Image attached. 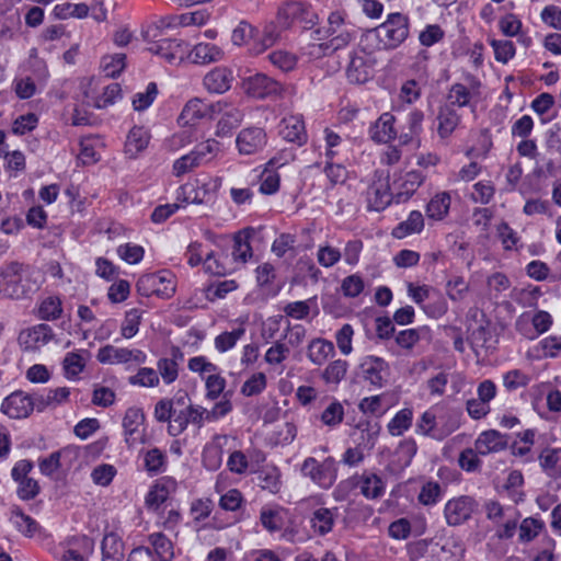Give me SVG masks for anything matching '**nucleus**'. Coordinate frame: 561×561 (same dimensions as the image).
Returning <instances> with one entry per match:
<instances>
[{"label":"nucleus","instance_id":"obj_23","mask_svg":"<svg viewBox=\"0 0 561 561\" xmlns=\"http://www.w3.org/2000/svg\"><path fill=\"white\" fill-rule=\"evenodd\" d=\"M144 422L145 414L141 409L131 407L126 410L123 419V428L127 444H134V442L137 439L136 435L138 434V430L144 424Z\"/></svg>","mask_w":561,"mask_h":561},{"label":"nucleus","instance_id":"obj_41","mask_svg":"<svg viewBox=\"0 0 561 561\" xmlns=\"http://www.w3.org/2000/svg\"><path fill=\"white\" fill-rule=\"evenodd\" d=\"M539 460L540 466L548 476L556 477L561 473V470L558 467V463L561 460V449L546 448L541 451Z\"/></svg>","mask_w":561,"mask_h":561},{"label":"nucleus","instance_id":"obj_37","mask_svg":"<svg viewBox=\"0 0 561 561\" xmlns=\"http://www.w3.org/2000/svg\"><path fill=\"white\" fill-rule=\"evenodd\" d=\"M259 484L263 490H267L273 494L279 492L280 472L276 467H265L257 474Z\"/></svg>","mask_w":561,"mask_h":561},{"label":"nucleus","instance_id":"obj_51","mask_svg":"<svg viewBox=\"0 0 561 561\" xmlns=\"http://www.w3.org/2000/svg\"><path fill=\"white\" fill-rule=\"evenodd\" d=\"M141 312L138 309H130L126 312L121 327L122 335L126 339L135 336L139 330Z\"/></svg>","mask_w":561,"mask_h":561},{"label":"nucleus","instance_id":"obj_38","mask_svg":"<svg viewBox=\"0 0 561 561\" xmlns=\"http://www.w3.org/2000/svg\"><path fill=\"white\" fill-rule=\"evenodd\" d=\"M362 494L367 499H378L383 493V482L375 473L363 474L359 482Z\"/></svg>","mask_w":561,"mask_h":561},{"label":"nucleus","instance_id":"obj_21","mask_svg":"<svg viewBox=\"0 0 561 561\" xmlns=\"http://www.w3.org/2000/svg\"><path fill=\"white\" fill-rule=\"evenodd\" d=\"M10 522L14 525L18 531L28 538L34 537L41 530V525L30 515H26L18 505H13L11 507Z\"/></svg>","mask_w":561,"mask_h":561},{"label":"nucleus","instance_id":"obj_14","mask_svg":"<svg viewBox=\"0 0 561 561\" xmlns=\"http://www.w3.org/2000/svg\"><path fill=\"white\" fill-rule=\"evenodd\" d=\"M510 435L496 430H486L479 434L474 442V448L481 456L501 453L508 448Z\"/></svg>","mask_w":561,"mask_h":561},{"label":"nucleus","instance_id":"obj_56","mask_svg":"<svg viewBox=\"0 0 561 561\" xmlns=\"http://www.w3.org/2000/svg\"><path fill=\"white\" fill-rule=\"evenodd\" d=\"M209 16L210 14L206 10H197L194 12L176 15L173 18V20L181 26H202L207 23Z\"/></svg>","mask_w":561,"mask_h":561},{"label":"nucleus","instance_id":"obj_52","mask_svg":"<svg viewBox=\"0 0 561 561\" xmlns=\"http://www.w3.org/2000/svg\"><path fill=\"white\" fill-rule=\"evenodd\" d=\"M238 284L233 279L221 280L209 285L206 289V297L209 301L224 298L227 294L237 289Z\"/></svg>","mask_w":561,"mask_h":561},{"label":"nucleus","instance_id":"obj_28","mask_svg":"<svg viewBox=\"0 0 561 561\" xmlns=\"http://www.w3.org/2000/svg\"><path fill=\"white\" fill-rule=\"evenodd\" d=\"M424 228V218L421 211L412 210L407 220L400 222L393 230L392 236L398 239L405 238L413 233H420Z\"/></svg>","mask_w":561,"mask_h":561},{"label":"nucleus","instance_id":"obj_62","mask_svg":"<svg viewBox=\"0 0 561 561\" xmlns=\"http://www.w3.org/2000/svg\"><path fill=\"white\" fill-rule=\"evenodd\" d=\"M244 334V329L239 328L231 332H224L216 336L215 346L216 348L224 353L232 348L238 340Z\"/></svg>","mask_w":561,"mask_h":561},{"label":"nucleus","instance_id":"obj_1","mask_svg":"<svg viewBox=\"0 0 561 561\" xmlns=\"http://www.w3.org/2000/svg\"><path fill=\"white\" fill-rule=\"evenodd\" d=\"M41 284L27 265L12 261L0 268V298L23 299L36 293Z\"/></svg>","mask_w":561,"mask_h":561},{"label":"nucleus","instance_id":"obj_36","mask_svg":"<svg viewBox=\"0 0 561 561\" xmlns=\"http://www.w3.org/2000/svg\"><path fill=\"white\" fill-rule=\"evenodd\" d=\"M62 313L61 300L56 296H49L42 300L37 309V317L41 320L54 321Z\"/></svg>","mask_w":561,"mask_h":561},{"label":"nucleus","instance_id":"obj_26","mask_svg":"<svg viewBox=\"0 0 561 561\" xmlns=\"http://www.w3.org/2000/svg\"><path fill=\"white\" fill-rule=\"evenodd\" d=\"M24 337V343L27 344V347H38L39 345L47 344L54 337V331L48 324L41 323L22 332L20 340Z\"/></svg>","mask_w":561,"mask_h":561},{"label":"nucleus","instance_id":"obj_22","mask_svg":"<svg viewBox=\"0 0 561 561\" xmlns=\"http://www.w3.org/2000/svg\"><path fill=\"white\" fill-rule=\"evenodd\" d=\"M190 57L194 64L208 65L220 61L224 58V51L214 44L199 43L190 51Z\"/></svg>","mask_w":561,"mask_h":561},{"label":"nucleus","instance_id":"obj_5","mask_svg":"<svg viewBox=\"0 0 561 561\" xmlns=\"http://www.w3.org/2000/svg\"><path fill=\"white\" fill-rule=\"evenodd\" d=\"M277 20L285 27L299 21L305 24L306 28H311L317 23L318 15L309 4L289 1L278 9Z\"/></svg>","mask_w":561,"mask_h":561},{"label":"nucleus","instance_id":"obj_54","mask_svg":"<svg viewBox=\"0 0 561 561\" xmlns=\"http://www.w3.org/2000/svg\"><path fill=\"white\" fill-rule=\"evenodd\" d=\"M169 491L163 484H154L146 495V506L149 510L157 511L159 506L168 500Z\"/></svg>","mask_w":561,"mask_h":561},{"label":"nucleus","instance_id":"obj_48","mask_svg":"<svg viewBox=\"0 0 561 561\" xmlns=\"http://www.w3.org/2000/svg\"><path fill=\"white\" fill-rule=\"evenodd\" d=\"M442 496V488L438 482L428 481L426 482L417 496L421 504L430 506L436 504Z\"/></svg>","mask_w":561,"mask_h":561},{"label":"nucleus","instance_id":"obj_39","mask_svg":"<svg viewBox=\"0 0 561 561\" xmlns=\"http://www.w3.org/2000/svg\"><path fill=\"white\" fill-rule=\"evenodd\" d=\"M450 206V196L447 193L435 195L426 206V215L432 219H443Z\"/></svg>","mask_w":561,"mask_h":561},{"label":"nucleus","instance_id":"obj_33","mask_svg":"<svg viewBox=\"0 0 561 561\" xmlns=\"http://www.w3.org/2000/svg\"><path fill=\"white\" fill-rule=\"evenodd\" d=\"M206 102L201 99L190 100L180 115L184 125H195L197 121L206 118Z\"/></svg>","mask_w":561,"mask_h":561},{"label":"nucleus","instance_id":"obj_12","mask_svg":"<svg viewBox=\"0 0 561 561\" xmlns=\"http://www.w3.org/2000/svg\"><path fill=\"white\" fill-rule=\"evenodd\" d=\"M466 79L469 83L468 87L459 82L450 85L446 105H451L454 108L455 106L465 107L471 105V99L479 94L481 82L472 75H467Z\"/></svg>","mask_w":561,"mask_h":561},{"label":"nucleus","instance_id":"obj_6","mask_svg":"<svg viewBox=\"0 0 561 561\" xmlns=\"http://www.w3.org/2000/svg\"><path fill=\"white\" fill-rule=\"evenodd\" d=\"M375 59L363 49L350 53L346 78L351 83L363 84L373 78Z\"/></svg>","mask_w":561,"mask_h":561},{"label":"nucleus","instance_id":"obj_40","mask_svg":"<svg viewBox=\"0 0 561 561\" xmlns=\"http://www.w3.org/2000/svg\"><path fill=\"white\" fill-rule=\"evenodd\" d=\"M413 412L411 409H402L396 413L388 423V431L392 436L402 435L412 425Z\"/></svg>","mask_w":561,"mask_h":561},{"label":"nucleus","instance_id":"obj_59","mask_svg":"<svg viewBox=\"0 0 561 561\" xmlns=\"http://www.w3.org/2000/svg\"><path fill=\"white\" fill-rule=\"evenodd\" d=\"M344 417L343 405L339 401L330 403L321 414V421L324 425L336 426L342 423Z\"/></svg>","mask_w":561,"mask_h":561},{"label":"nucleus","instance_id":"obj_63","mask_svg":"<svg viewBox=\"0 0 561 561\" xmlns=\"http://www.w3.org/2000/svg\"><path fill=\"white\" fill-rule=\"evenodd\" d=\"M202 164L203 163L199 161V159L194 154L193 151H191L190 153L174 161L173 173L175 176H181Z\"/></svg>","mask_w":561,"mask_h":561},{"label":"nucleus","instance_id":"obj_19","mask_svg":"<svg viewBox=\"0 0 561 561\" xmlns=\"http://www.w3.org/2000/svg\"><path fill=\"white\" fill-rule=\"evenodd\" d=\"M279 135L286 141L301 146L307 142V133L305 123L299 116H289L283 118L279 126Z\"/></svg>","mask_w":561,"mask_h":561},{"label":"nucleus","instance_id":"obj_10","mask_svg":"<svg viewBox=\"0 0 561 561\" xmlns=\"http://www.w3.org/2000/svg\"><path fill=\"white\" fill-rule=\"evenodd\" d=\"M391 186L388 176L376 172L375 180L367 191V202L369 209L380 211L383 210L394 199V193L390 192Z\"/></svg>","mask_w":561,"mask_h":561},{"label":"nucleus","instance_id":"obj_55","mask_svg":"<svg viewBox=\"0 0 561 561\" xmlns=\"http://www.w3.org/2000/svg\"><path fill=\"white\" fill-rule=\"evenodd\" d=\"M222 448L219 445L213 444L206 446L203 451V465L206 469L215 471L217 470L222 461Z\"/></svg>","mask_w":561,"mask_h":561},{"label":"nucleus","instance_id":"obj_42","mask_svg":"<svg viewBox=\"0 0 561 561\" xmlns=\"http://www.w3.org/2000/svg\"><path fill=\"white\" fill-rule=\"evenodd\" d=\"M204 268L207 273L217 276H224L232 270L230 266H228L227 255H215L214 252L206 254L204 260Z\"/></svg>","mask_w":561,"mask_h":561},{"label":"nucleus","instance_id":"obj_30","mask_svg":"<svg viewBox=\"0 0 561 561\" xmlns=\"http://www.w3.org/2000/svg\"><path fill=\"white\" fill-rule=\"evenodd\" d=\"M275 165H282V163L277 158H272L261 174L260 192L262 194L272 195L279 190L280 176L276 171L270 169Z\"/></svg>","mask_w":561,"mask_h":561},{"label":"nucleus","instance_id":"obj_44","mask_svg":"<svg viewBox=\"0 0 561 561\" xmlns=\"http://www.w3.org/2000/svg\"><path fill=\"white\" fill-rule=\"evenodd\" d=\"M545 523L541 519L527 517L519 525V540L529 542L534 540L543 529Z\"/></svg>","mask_w":561,"mask_h":561},{"label":"nucleus","instance_id":"obj_24","mask_svg":"<svg viewBox=\"0 0 561 561\" xmlns=\"http://www.w3.org/2000/svg\"><path fill=\"white\" fill-rule=\"evenodd\" d=\"M337 508L330 510L320 507L311 516L310 524L313 531L320 536L329 534L335 523Z\"/></svg>","mask_w":561,"mask_h":561},{"label":"nucleus","instance_id":"obj_60","mask_svg":"<svg viewBox=\"0 0 561 561\" xmlns=\"http://www.w3.org/2000/svg\"><path fill=\"white\" fill-rule=\"evenodd\" d=\"M144 461L148 472L159 473L165 465V455L159 448H152L145 454Z\"/></svg>","mask_w":561,"mask_h":561},{"label":"nucleus","instance_id":"obj_4","mask_svg":"<svg viewBox=\"0 0 561 561\" xmlns=\"http://www.w3.org/2000/svg\"><path fill=\"white\" fill-rule=\"evenodd\" d=\"M358 370L360 377L377 389L382 388L390 376L389 364L375 355L364 356L358 364Z\"/></svg>","mask_w":561,"mask_h":561},{"label":"nucleus","instance_id":"obj_43","mask_svg":"<svg viewBox=\"0 0 561 561\" xmlns=\"http://www.w3.org/2000/svg\"><path fill=\"white\" fill-rule=\"evenodd\" d=\"M242 119L243 113L239 108L229 107L218 122V135L229 134L241 124Z\"/></svg>","mask_w":561,"mask_h":561},{"label":"nucleus","instance_id":"obj_11","mask_svg":"<svg viewBox=\"0 0 561 561\" xmlns=\"http://www.w3.org/2000/svg\"><path fill=\"white\" fill-rule=\"evenodd\" d=\"M148 50L158 55L171 65L181 62L188 51V46L181 39L176 38H161L153 42L148 47Z\"/></svg>","mask_w":561,"mask_h":561},{"label":"nucleus","instance_id":"obj_25","mask_svg":"<svg viewBox=\"0 0 561 561\" xmlns=\"http://www.w3.org/2000/svg\"><path fill=\"white\" fill-rule=\"evenodd\" d=\"M334 352L332 342L324 339H313L308 345L307 356L314 365L321 366L330 356L334 355Z\"/></svg>","mask_w":561,"mask_h":561},{"label":"nucleus","instance_id":"obj_17","mask_svg":"<svg viewBox=\"0 0 561 561\" xmlns=\"http://www.w3.org/2000/svg\"><path fill=\"white\" fill-rule=\"evenodd\" d=\"M233 72L227 67H216L207 72L203 79L205 89L210 93L224 94L230 90Z\"/></svg>","mask_w":561,"mask_h":561},{"label":"nucleus","instance_id":"obj_3","mask_svg":"<svg viewBox=\"0 0 561 561\" xmlns=\"http://www.w3.org/2000/svg\"><path fill=\"white\" fill-rule=\"evenodd\" d=\"M136 287L138 294L144 297L156 295L161 298H169L175 291L172 275L165 271L142 275L139 277Z\"/></svg>","mask_w":561,"mask_h":561},{"label":"nucleus","instance_id":"obj_8","mask_svg":"<svg viewBox=\"0 0 561 561\" xmlns=\"http://www.w3.org/2000/svg\"><path fill=\"white\" fill-rule=\"evenodd\" d=\"M476 507V500L468 495H461L449 500L445 504L444 508L446 523L449 526H459L466 523L471 518Z\"/></svg>","mask_w":561,"mask_h":561},{"label":"nucleus","instance_id":"obj_57","mask_svg":"<svg viewBox=\"0 0 561 561\" xmlns=\"http://www.w3.org/2000/svg\"><path fill=\"white\" fill-rule=\"evenodd\" d=\"M266 388V376L263 373L252 375L241 387V393L247 397L260 394Z\"/></svg>","mask_w":561,"mask_h":561},{"label":"nucleus","instance_id":"obj_9","mask_svg":"<svg viewBox=\"0 0 561 561\" xmlns=\"http://www.w3.org/2000/svg\"><path fill=\"white\" fill-rule=\"evenodd\" d=\"M248 95L255 99H266L282 93V84L265 73H255L243 80Z\"/></svg>","mask_w":561,"mask_h":561},{"label":"nucleus","instance_id":"obj_18","mask_svg":"<svg viewBox=\"0 0 561 561\" xmlns=\"http://www.w3.org/2000/svg\"><path fill=\"white\" fill-rule=\"evenodd\" d=\"M394 122L396 117L391 113H382L369 128L371 140L377 144H388L396 139Z\"/></svg>","mask_w":561,"mask_h":561},{"label":"nucleus","instance_id":"obj_15","mask_svg":"<svg viewBox=\"0 0 561 561\" xmlns=\"http://www.w3.org/2000/svg\"><path fill=\"white\" fill-rule=\"evenodd\" d=\"M425 175L422 171L412 170L399 179L394 180L392 183V187L396 191L394 201L396 203H404L407 202L413 193L417 190V187L424 182Z\"/></svg>","mask_w":561,"mask_h":561},{"label":"nucleus","instance_id":"obj_20","mask_svg":"<svg viewBox=\"0 0 561 561\" xmlns=\"http://www.w3.org/2000/svg\"><path fill=\"white\" fill-rule=\"evenodd\" d=\"M437 133L440 138H448L460 124L461 117L451 105H442L438 107Z\"/></svg>","mask_w":561,"mask_h":561},{"label":"nucleus","instance_id":"obj_27","mask_svg":"<svg viewBox=\"0 0 561 561\" xmlns=\"http://www.w3.org/2000/svg\"><path fill=\"white\" fill-rule=\"evenodd\" d=\"M148 542L153 547L154 559L172 561L174 558L173 543L163 533H153L148 536Z\"/></svg>","mask_w":561,"mask_h":561},{"label":"nucleus","instance_id":"obj_46","mask_svg":"<svg viewBox=\"0 0 561 561\" xmlns=\"http://www.w3.org/2000/svg\"><path fill=\"white\" fill-rule=\"evenodd\" d=\"M355 38V31L353 27L343 28L341 32L329 37V41L321 46L324 47V50H330L331 53L339 50L345 46H347Z\"/></svg>","mask_w":561,"mask_h":561},{"label":"nucleus","instance_id":"obj_34","mask_svg":"<svg viewBox=\"0 0 561 561\" xmlns=\"http://www.w3.org/2000/svg\"><path fill=\"white\" fill-rule=\"evenodd\" d=\"M127 348L115 347L107 344L101 347L96 354V359L101 364L114 365L128 363Z\"/></svg>","mask_w":561,"mask_h":561},{"label":"nucleus","instance_id":"obj_7","mask_svg":"<svg viewBox=\"0 0 561 561\" xmlns=\"http://www.w3.org/2000/svg\"><path fill=\"white\" fill-rule=\"evenodd\" d=\"M301 472L323 489L332 486L336 479L334 461L331 458L319 462L316 458L309 457L304 461Z\"/></svg>","mask_w":561,"mask_h":561},{"label":"nucleus","instance_id":"obj_32","mask_svg":"<svg viewBox=\"0 0 561 561\" xmlns=\"http://www.w3.org/2000/svg\"><path fill=\"white\" fill-rule=\"evenodd\" d=\"M250 233L247 230L239 231L233 237L232 259L234 262L245 263L252 257Z\"/></svg>","mask_w":561,"mask_h":561},{"label":"nucleus","instance_id":"obj_64","mask_svg":"<svg viewBox=\"0 0 561 561\" xmlns=\"http://www.w3.org/2000/svg\"><path fill=\"white\" fill-rule=\"evenodd\" d=\"M341 289L344 296L355 298L364 290V280L357 274L350 275L343 279Z\"/></svg>","mask_w":561,"mask_h":561},{"label":"nucleus","instance_id":"obj_31","mask_svg":"<svg viewBox=\"0 0 561 561\" xmlns=\"http://www.w3.org/2000/svg\"><path fill=\"white\" fill-rule=\"evenodd\" d=\"M183 354L179 348L172 350V358H160L158 360L157 367L163 379V381L169 385L176 380L179 376L178 370V359H182Z\"/></svg>","mask_w":561,"mask_h":561},{"label":"nucleus","instance_id":"obj_61","mask_svg":"<svg viewBox=\"0 0 561 561\" xmlns=\"http://www.w3.org/2000/svg\"><path fill=\"white\" fill-rule=\"evenodd\" d=\"M219 142L215 139H208L198 144L192 151L202 163L209 162L219 151Z\"/></svg>","mask_w":561,"mask_h":561},{"label":"nucleus","instance_id":"obj_58","mask_svg":"<svg viewBox=\"0 0 561 561\" xmlns=\"http://www.w3.org/2000/svg\"><path fill=\"white\" fill-rule=\"evenodd\" d=\"M158 94V88L154 82H150L145 92H139L134 96L133 105L135 111H144L148 108Z\"/></svg>","mask_w":561,"mask_h":561},{"label":"nucleus","instance_id":"obj_47","mask_svg":"<svg viewBox=\"0 0 561 561\" xmlns=\"http://www.w3.org/2000/svg\"><path fill=\"white\" fill-rule=\"evenodd\" d=\"M530 382V377L519 369L508 370L503 375V386L507 391H515L526 387Z\"/></svg>","mask_w":561,"mask_h":561},{"label":"nucleus","instance_id":"obj_49","mask_svg":"<svg viewBox=\"0 0 561 561\" xmlns=\"http://www.w3.org/2000/svg\"><path fill=\"white\" fill-rule=\"evenodd\" d=\"M491 46L499 62L507 64L515 55V46L508 39H492Z\"/></svg>","mask_w":561,"mask_h":561},{"label":"nucleus","instance_id":"obj_2","mask_svg":"<svg viewBox=\"0 0 561 561\" xmlns=\"http://www.w3.org/2000/svg\"><path fill=\"white\" fill-rule=\"evenodd\" d=\"M410 21L402 13H390L387 20L375 28L381 47L386 50L398 48L409 36Z\"/></svg>","mask_w":561,"mask_h":561},{"label":"nucleus","instance_id":"obj_50","mask_svg":"<svg viewBox=\"0 0 561 561\" xmlns=\"http://www.w3.org/2000/svg\"><path fill=\"white\" fill-rule=\"evenodd\" d=\"M128 382L133 386L156 387L159 385V377L153 368H140L138 373L128 378Z\"/></svg>","mask_w":561,"mask_h":561},{"label":"nucleus","instance_id":"obj_53","mask_svg":"<svg viewBox=\"0 0 561 561\" xmlns=\"http://www.w3.org/2000/svg\"><path fill=\"white\" fill-rule=\"evenodd\" d=\"M270 61L284 72L293 70L297 65V58L295 55L284 51L275 50L268 55Z\"/></svg>","mask_w":561,"mask_h":561},{"label":"nucleus","instance_id":"obj_29","mask_svg":"<svg viewBox=\"0 0 561 561\" xmlns=\"http://www.w3.org/2000/svg\"><path fill=\"white\" fill-rule=\"evenodd\" d=\"M124 543L114 533L106 534L102 540L103 561H121L124 557Z\"/></svg>","mask_w":561,"mask_h":561},{"label":"nucleus","instance_id":"obj_16","mask_svg":"<svg viewBox=\"0 0 561 561\" xmlns=\"http://www.w3.org/2000/svg\"><path fill=\"white\" fill-rule=\"evenodd\" d=\"M1 411L11 419L27 417L33 411L30 394L23 391H15L11 393L3 400Z\"/></svg>","mask_w":561,"mask_h":561},{"label":"nucleus","instance_id":"obj_35","mask_svg":"<svg viewBox=\"0 0 561 561\" xmlns=\"http://www.w3.org/2000/svg\"><path fill=\"white\" fill-rule=\"evenodd\" d=\"M149 142V135L142 127H133L125 144L126 152L135 156L144 150Z\"/></svg>","mask_w":561,"mask_h":561},{"label":"nucleus","instance_id":"obj_45","mask_svg":"<svg viewBox=\"0 0 561 561\" xmlns=\"http://www.w3.org/2000/svg\"><path fill=\"white\" fill-rule=\"evenodd\" d=\"M348 364L344 359H336L330 363L322 373L327 383H339L346 375Z\"/></svg>","mask_w":561,"mask_h":561},{"label":"nucleus","instance_id":"obj_13","mask_svg":"<svg viewBox=\"0 0 561 561\" xmlns=\"http://www.w3.org/2000/svg\"><path fill=\"white\" fill-rule=\"evenodd\" d=\"M236 144L241 154H255L265 148L267 135L261 127H247L240 130Z\"/></svg>","mask_w":561,"mask_h":561}]
</instances>
